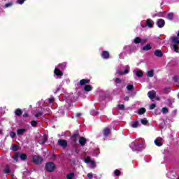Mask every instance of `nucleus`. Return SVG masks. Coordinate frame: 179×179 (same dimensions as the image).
<instances>
[{
	"label": "nucleus",
	"instance_id": "obj_1",
	"mask_svg": "<svg viewBox=\"0 0 179 179\" xmlns=\"http://www.w3.org/2000/svg\"><path fill=\"white\" fill-rule=\"evenodd\" d=\"M129 146L134 152H141V150L145 149V140H143V138L136 140L134 142H132Z\"/></svg>",
	"mask_w": 179,
	"mask_h": 179
},
{
	"label": "nucleus",
	"instance_id": "obj_2",
	"mask_svg": "<svg viewBox=\"0 0 179 179\" xmlns=\"http://www.w3.org/2000/svg\"><path fill=\"white\" fill-rule=\"evenodd\" d=\"M66 68V63H62L57 66V68L55 69L54 73L56 74L57 76H62L64 73L61 71H64Z\"/></svg>",
	"mask_w": 179,
	"mask_h": 179
},
{
	"label": "nucleus",
	"instance_id": "obj_3",
	"mask_svg": "<svg viewBox=\"0 0 179 179\" xmlns=\"http://www.w3.org/2000/svg\"><path fill=\"white\" fill-rule=\"evenodd\" d=\"M45 169L47 171H49V173H52V171L55 170V164L52 162H48L45 165Z\"/></svg>",
	"mask_w": 179,
	"mask_h": 179
},
{
	"label": "nucleus",
	"instance_id": "obj_4",
	"mask_svg": "<svg viewBox=\"0 0 179 179\" xmlns=\"http://www.w3.org/2000/svg\"><path fill=\"white\" fill-rule=\"evenodd\" d=\"M32 160L35 164H41L43 163V157H40V155H34Z\"/></svg>",
	"mask_w": 179,
	"mask_h": 179
},
{
	"label": "nucleus",
	"instance_id": "obj_5",
	"mask_svg": "<svg viewBox=\"0 0 179 179\" xmlns=\"http://www.w3.org/2000/svg\"><path fill=\"white\" fill-rule=\"evenodd\" d=\"M85 162L91 164L92 167H96V162L90 157H87L85 159Z\"/></svg>",
	"mask_w": 179,
	"mask_h": 179
},
{
	"label": "nucleus",
	"instance_id": "obj_6",
	"mask_svg": "<svg viewBox=\"0 0 179 179\" xmlns=\"http://www.w3.org/2000/svg\"><path fill=\"white\" fill-rule=\"evenodd\" d=\"M116 73H117L118 75H127L128 73H129V66H127L126 69L124 71H121L120 70H117Z\"/></svg>",
	"mask_w": 179,
	"mask_h": 179
},
{
	"label": "nucleus",
	"instance_id": "obj_7",
	"mask_svg": "<svg viewBox=\"0 0 179 179\" xmlns=\"http://www.w3.org/2000/svg\"><path fill=\"white\" fill-rule=\"evenodd\" d=\"M133 72L134 75L137 76V78H142V76H143V73L139 69H136Z\"/></svg>",
	"mask_w": 179,
	"mask_h": 179
},
{
	"label": "nucleus",
	"instance_id": "obj_8",
	"mask_svg": "<svg viewBox=\"0 0 179 179\" xmlns=\"http://www.w3.org/2000/svg\"><path fill=\"white\" fill-rule=\"evenodd\" d=\"M57 144L62 148H66L68 146V142L66 140L59 139L58 140Z\"/></svg>",
	"mask_w": 179,
	"mask_h": 179
},
{
	"label": "nucleus",
	"instance_id": "obj_9",
	"mask_svg": "<svg viewBox=\"0 0 179 179\" xmlns=\"http://www.w3.org/2000/svg\"><path fill=\"white\" fill-rule=\"evenodd\" d=\"M164 140L163 138L159 137L155 141V143L156 146H162L163 145Z\"/></svg>",
	"mask_w": 179,
	"mask_h": 179
},
{
	"label": "nucleus",
	"instance_id": "obj_10",
	"mask_svg": "<svg viewBox=\"0 0 179 179\" xmlns=\"http://www.w3.org/2000/svg\"><path fill=\"white\" fill-rule=\"evenodd\" d=\"M148 96L150 100H153L156 97V92L155 90L150 91L148 93Z\"/></svg>",
	"mask_w": 179,
	"mask_h": 179
},
{
	"label": "nucleus",
	"instance_id": "obj_11",
	"mask_svg": "<svg viewBox=\"0 0 179 179\" xmlns=\"http://www.w3.org/2000/svg\"><path fill=\"white\" fill-rule=\"evenodd\" d=\"M157 24L158 27L162 28V27H164L166 22H164V20L159 19L157 20Z\"/></svg>",
	"mask_w": 179,
	"mask_h": 179
},
{
	"label": "nucleus",
	"instance_id": "obj_12",
	"mask_svg": "<svg viewBox=\"0 0 179 179\" xmlns=\"http://www.w3.org/2000/svg\"><path fill=\"white\" fill-rule=\"evenodd\" d=\"M101 57L103 58V59H108L110 58V53L107 51H103Z\"/></svg>",
	"mask_w": 179,
	"mask_h": 179
},
{
	"label": "nucleus",
	"instance_id": "obj_13",
	"mask_svg": "<svg viewBox=\"0 0 179 179\" xmlns=\"http://www.w3.org/2000/svg\"><path fill=\"white\" fill-rule=\"evenodd\" d=\"M134 41L135 44H139V43H141V44H143L144 43H146V40L141 39V38L139 37H136Z\"/></svg>",
	"mask_w": 179,
	"mask_h": 179
},
{
	"label": "nucleus",
	"instance_id": "obj_14",
	"mask_svg": "<svg viewBox=\"0 0 179 179\" xmlns=\"http://www.w3.org/2000/svg\"><path fill=\"white\" fill-rule=\"evenodd\" d=\"M111 134V130L108 127L103 129V135L104 136H108Z\"/></svg>",
	"mask_w": 179,
	"mask_h": 179
},
{
	"label": "nucleus",
	"instance_id": "obj_15",
	"mask_svg": "<svg viewBox=\"0 0 179 179\" xmlns=\"http://www.w3.org/2000/svg\"><path fill=\"white\" fill-rule=\"evenodd\" d=\"M26 132V129H19L17 130V134L18 136H22Z\"/></svg>",
	"mask_w": 179,
	"mask_h": 179
},
{
	"label": "nucleus",
	"instance_id": "obj_16",
	"mask_svg": "<svg viewBox=\"0 0 179 179\" xmlns=\"http://www.w3.org/2000/svg\"><path fill=\"white\" fill-rule=\"evenodd\" d=\"M155 56V57H163V53L162 52V50H157L154 52Z\"/></svg>",
	"mask_w": 179,
	"mask_h": 179
},
{
	"label": "nucleus",
	"instance_id": "obj_17",
	"mask_svg": "<svg viewBox=\"0 0 179 179\" xmlns=\"http://www.w3.org/2000/svg\"><path fill=\"white\" fill-rule=\"evenodd\" d=\"M79 143L80 145H81V146H85V145H86V138H83V137H80L79 138Z\"/></svg>",
	"mask_w": 179,
	"mask_h": 179
},
{
	"label": "nucleus",
	"instance_id": "obj_18",
	"mask_svg": "<svg viewBox=\"0 0 179 179\" xmlns=\"http://www.w3.org/2000/svg\"><path fill=\"white\" fill-rule=\"evenodd\" d=\"M145 22H146V24L148 27H150V29H152V27H153V20L148 19Z\"/></svg>",
	"mask_w": 179,
	"mask_h": 179
},
{
	"label": "nucleus",
	"instance_id": "obj_19",
	"mask_svg": "<svg viewBox=\"0 0 179 179\" xmlns=\"http://www.w3.org/2000/svg\"><path fill=\"white\" fill-rule=\"evenodd\" d=\"M87 83H90V80L83 79L80 81V86L87 85Z\"/></svg>",
	"mask_w": 179,
	"mask_h": 179
},
{
	"label": "nucleus",
	"instance_id": "obj_20",
	"mask_svg": "<svg viewBox=\"0 0 179 179\" xmlns=\"http://www.w3.org/2000/svg\"><path fill=\"white\" fill-rule=\"evenodd\" d=\"M172 43H173L174 44H179V38L177 36H172L171 38Z\"/></svg>",
	"mask_w": 179,
	"mask_h": 179
},
{
	"label": "nucleus",
	"instance_id": "obj_21",
	"mask_svg": "<svg viewBox=\"0 0 179 179\" xmlns=\"http://www.w3.org/2000/svg\"><path fill=\"white\" fill-rule=\"evenodd\" d=\"M71 141H72L73 145H75V143H76V142L78 141V134H75L71 136Z\"/></svg>",
	"mask_w": 179,
	"mask_h": 179
},
{
	"label": "nucleus",
	"instance_id": "obj_22",
	"mask_svg": "<svg viewBox=\"0 0 179 179\" xmlns=\"http://www.w3.org/2000/svg\"><path fill=\"white\" fill-rule=\"evenodd\" d=\"M45 142H47V136L45 135L43 137H42L39 141V143L41 145H44V143H45Z\"/></svg>",
	"mask_w": 179,
	"mask_h": 179
},
{
	"label": "nucleus",
	"instance_id": "obj_23",
	"mask_svg": "<svg viewBox=\"0 0 179 179\" xmlns=\"http://www.w3.org/2000/svg\"><path fill=\"white\" fill-rule=\"evenodd\" d=\"M138 125H139V122L138 121H133L131 124V127L132 128H138Z\"/></svg>",
	"mask_w": 179,
	"mask_h": 179
},
{
	"label": "nucleus",
	"instance_id": "obj_24",
	"mask_svg": "<svg viewBox=\"0 0 179 179\" xmlns=\"http://www.w3.org/2000/svg\"><path fill=\"white\" fill-rule=\"evenodd\" d=\"M149 50H152V46H150V44H147L143 48V51H149Z\"/></svg>",
	"mask_w": 179,
	"mask_h": 179
},
{
	"label": "nucleus",
	"instance_id": "obj_25",
	"mask_svg": "<svg viewBox=\"0 0 179 179\" xmlns=\"http://www.w3.org/2000/svg\"><path fill=\"white\" fill-rule=\"evenodd\" d=\"M154 75L153 70H150L147 72V76H148V78H153Z\"/></svg>",
	"mask_w": 179,
	"mask_h": 179
},
{
	"label": "nucleus",
	"instance_id": "obj_26",
	"mask_svg": "<svg viewBox=\"0 0 179 179\" xmlns=\"http://www.w3.org/2000/svg\"><path fill=\"white\" fill-rule=\"evenodd\" d=\"M146 113V109L145 108H141L138 110V114L142 115V114H145Z\"/></svg>",
	"mask_w": 179,
	"mask_h": 179
},
{
	"label": "nucleus",
	"instance_id": "obj_27",
	"mask_svg": "<svg viewBox=\"0 0 179 179\" xmlns=\"http://www.w3.org/2000/svg\"><path fill=\"white\" fill-rule=\"evenodd\" d=\"M84 90H85V92H90V90H92V86L91 85H85L84 87Z\"/></svg>",
	"mask_w": 179,
	"mask_h": 179
},
{
	"label": "nucleus",
	"instance_id": "obj_28",
	"mask_svg": "<svg viewBox=\"0 0 179 179\" xmlns=\"http://www.w3.org/2000/svg\"><path fill=\"white\" fill-rule=\"evenodd\" d=\"M15 113V115H17V117L22 115V110L21 109H19V108L17 109Z\"/></svg>",
	"mask_w": 179,
	"mask_h": 179
},
{
	"label": "nucleus",
	"instance_id": "obj_29",
	"mask_svg": "<svg viewBox=\"0 0 179 179\" xmlns=\"http://www.w3.org/2000/svg\"><path fill=\"white\" fill-rule=\"evenodd\" d=\"M73 177H75V173H69L66 176L67 179H72V178H73Z\"/></svg>",
	"mask_w": 179,
	"mask_h": 179
},
{
	"label": "nucleus",
	"instance_id": "obj_30",
	"mask_svg": "<svg viewBox=\"0 0 179 179\" xmlns=\"http://www.w3.org/2000/svg\"><path fill=\"white\" fill-rule=\"evenodd\" d=\"M163 92L164 93H170L171 92V88H170V87H165Z\"/></svg>",
	"mask_w": 179,
	"mask_h": 179
},
{
	"label": "nucleus",
	"instance_id": "obj_31",
	"mask_svg": "<svg viewBox=\"0 0 179 179\" xmlns=\"http://www.w3.org/2000/svg\"><path fill=\"white\" fill-rule=\"evenodd\" d=\"M90 114H91V115H99V112L95 110H92L90 111Z\"/></svg>",
	"mask_w": 179,
	"mask_h": 179
},
{
	"label": "nucleus",
	"instance_id": "obj_32",
	"mask_svg": "<svg viewBox=\"0 0 179 179\" xmlns=\"http://www.w3.org/2000/svg\"><path fill=\"white\" fill-rule=\"evenodd\" d=\"M20 159H21V160H26V159H27V155H26L25 154H22L20 156Z\"/></svg>",
	"mask_w": 179,
	"mask_h": 179
},
{
	"label": "nucleus",
	"instance_id": "obj_33",
	"mask_svg": "<svg viewBox=\"0 0 179 179\" xmlns=\"http://www.w3.org/2000/svg\"><path fill=\"white\" fill-rule=\"evenodd\" d=\"M121 82H122V81L121 80L120 78H117L115 79V83L116 85H120V83H121Z\"/></svg>",
	"mask_w": 179,
	"mask_h": 179
},
{
	"label": "nucleus",
	"instance_id": "obj_34",
	"mask_svg": "<svg viewBox=\"0 0 179 179\" xmlns=\"http://www.w3.org/2000/svg\"><path fill=\"white\" fill-rule=\"evenodd\" d=\"M37 124H38V121H35V120H32L31 122V125L32 127H37Z\"/></svg>",
	"mask_w": 179,
	"mask_h": 179
},
{
	"label": "nucleus",
	"instance_id": "obj_35",
	"mask_svg": "<svg viewBox=\"0 0 179 179\" xmlns=\"http://www.w3.org/2000/svg\"><path fill=\"white\" fill-rule=\"evenodd\" d=\"M12 150H13V152H17V150H19V146L13 145L12 148Z\"/></svg>",
	"mask_w": 179,
	"mask_h": 179
},
{
	"label": "nucleus",
	"instance_id": "obj_36",
	"mask_svg": "<svg viewBox=\"0 0 179 179\" xmlns=\"http://www.w3.org/2000/svg\"><path fill=\"white\" fill-rule=\"evenodd\" d=\"M4 173L6 174H9V173H10V169H9L8 166H6V168L4 169Z\"/></svg>",
	"mask_w": 179,
	"mask_h": 179
},
{
	"label": "nucleus",
	"instance_id": "obj_37",
	"mask_svg": "<svg viewBox=\"0 0 179 179\" xmlns=\"http://www.w3.org/2000/svg\"><path fill=\"white\" fill-rule=\"evenodd\" d=\"M173 13H169V14H168V15H167V19L169 20H171L172 19H173Z\"/></svg>",
	"mask_w": 179,
	"mask_h": 179
},
{
	"label": "nucleus",
	"instance_id": "obj_38",
	"mask_svg": "<svg viewBox=\"0 0 179 179\" xmlns=\"http://www.w3.org/2000/svg\"><path fill=\"white\" fill-rule=\"evenodd\" d=\"M127 90L129 91L133 90H134V85H129L127 86Z\"/></svg>",
	"mask_w": 179,
	"mask_h": 179
},
{
	"label": "nucleus",
	"instance_id": "obj_39",
	"mask_svg": "<svg viewBox=\"0 0 179 179\" xmlns=\"http://www.w3.org/2000/svg\"><path fill=\"white\" fill-rule=\"evenodd\" d=\"M114 174H115V176H120V174H121V171H120V170H118V169H116L114 171Z\"/></svg>",
	"mask_w": 179,
	"mask_h": 179
},
{
	"label": "nucleus",
	"instance_id": "obj_40",
	"mask_svg": "<svg viewBox=\"0 0 179 179\" xmlns=\"http://www.w3.org/2000/svg\"><path fill=\"white\" fill-rule=\"evenodd\" d=\"M173 51H175V52H178V47L176 46V44H173Z\"/></svg>",
	"mask_w": 179,
	"mask_h": 179
},
{
	"label": "nucleus",
	"instance_id": "obj_41",
	"mask_svg": "<svg viewBox=\"0 0 179 179\" xmlns=\"http://www.w3.org/2000/svg\"><path fill=\"white\" fill-rule=\"evenodd\" d=\"M141 124H143V125H146V124H148V120L145 119H143L141 120Z\"/></svg>",
	"mask_w": 179,
	"mask_h": 179
},
{
	"label": "nucleus",
	"instance_id": "obj_42",
	"mask_svg": "<svg viewBox=\"0 0 179 179\" xmlns=\"http://www.w3.org/2000/svg\"><path fill=\"white\" fill-rule=\"evenodd\" d=\"M10 138H15L16 136V133L13 132V131H11L10 133Z\"/></svg>",
	"mask_w": 179,
	"mask_h": 179
},
{
	"label": "nucleus",
	"instance_id": "obj_43",
	"mask_svg": "<svg viewBox=\"0 0 179 179\" xmlns=\"http://www.w3.org/2000/svg\"><path fill=\"white\" fill-rule=\"evenodd\" d=\"M162 112L164 114H166V113H169V109L167 108H163Z\"/></svg>",
	"mask_w": 179,
	"mask_h": 179
},
{
	"label": "nucleus",
	"instance_id": "obj_44",
	"mask_svg": "<svg viewBox=\"0 0 179 179\" xmlns=\"http://www.w3.org/2000/svg\"><path fill=\"white\" fill-rule=\"evenodd\" d=\"M54 101H55L54 96H52V97L48 99V101H49L50 103H54Z\"/></svg>",
	"mask_w": 179,
	"mask_h": 179
},
{
	"label": "nucleus",
	"instance_id": "obj_45",
	"mask_svg": "<svg viewBox=\"0 0 179 179\" xmlns=\"http://www.w3.org/2000/svg\"><path fill=\"white\" fill-rule=\"evenodd\" d=\"M41 115H43V113L39 112L35 115V117H36V118H38L39 117H41Z\"/></svg>",
	"mask_w": 179,
	"mask_h": 179
},
{
	"label": "nucleus",
	"instance_id": "obj_46",
	"mask_svg": "<svg viewBox=\"0 0 179 179\" xmlns=\"http://www.w3.org/2000/svg\"><path fill=\"white\" fill-rule=\"evenodd\" d=\"M87 177L89 178V179H93V173H90L87 175Z\"/></svg>",
	"mask_w": 179,
	"mask_h": 179
},
{
	"label": "nucleus",
	"instance_id": "obj_47",
	"mask_svg": "<svg viewBox=\"0 0 179 179\" xmlns=\"http://www.w3.org/2000/svg\"><path fill=\"white\" fill-rule=\"evenodd\" d=\"M156 108V104L152 103L150 106V110H153Z\"/></svg>",
	"mask_w": 179,
	"mask_h": 179
},
{
	"label": "nucleus",
	"instance_id": "obj_48",
	"mask_svg": "<svg viewBox=\"0 0 179 179\" xmlns=\"http://www.w3.org/2000/svg\"><path fill=\"white\" fill-rule=\"evenodd\" d=\"M118 108H119V110H124L125 106L122 104L118 105Z\"/></svg>",
	"mask_w": 179,
	"mask_h": 179
},
{
	"label": "nucleus",
	"instance_id": "obj_49",
	"mask_svg": "<svg viewBox=\"0 0 179 179\" xmlns=\"http://www.w3.org/2000/svg\"><path fill=\"white\" fill-rule=\"evenodd\" d=\"M24 1L26 0H17V3H19L20 5H23V3H24Z\"/></svg>",
	"mask_w": 179,
	"mask_h": 179
},
{
	"label": "nucleus",
	"instance_id": "obj_50",
	"mask_svg": "<svg viewBox=\"0 0 179 179\" xmlns=\"http://www.w3.org/2000/svg\"><path fill=\"white\" fill-rule=\"evenodd\" d=\"M173 80L175 82H177L179 80V76H175L173 78Z\"/></svg>",
	"mask_w": 179,
	"mask_h": 179
},
{
	"label": "nucleus",
	"instance_id": "obj_51",
	"mask_svg": "<svg viewBox=\"0 0 179 179\" xmlns=\"http://www.w3.org/2000/svg\"><path fill=\"white\" fill-rule=\"evenodd\" d=\"M12 3H8L5 4L4 8H10V6H12Z\"/></svg>",
	"mask_w": 179,
	"mask_h": 179
},
{
	"label": "nucleus",
	"instance_id": "obj_52",
	"mask_svg": "<svg viewBox=\"0 0 179 179\" xmlns=\"http://www.w3.org/2000/svg\"><path fill=\"white\" fill-rule=\"evenodd\" d=\"M59 90H61V86H59V87L57 88L56 91L55 92V93H58V92H59Z\"/></svg>",
	"mask_w": 179,
	"mask_h": 179
},
{
	"label": "nucleus",
	"instance_id": "obj_53",
	"mask_svg": "<svg viewBox=\"0 0 179 179\" xmlns=\"http://www.w3.org/2000/svg\"><path fill=\"white\" fill-rule=\"evenodd\" d=\"M124 100H125V101H129V96H125Z\"/></svg>",
	"mask_w": 179,
	"mask_h": 179
},
{
	"label": "nucleus",
	"instance_id": "obj_54",
	"mask_svg": "<svg viewBox=\"0 0 179 179\" xmlns=\"http://www.w3.org/2000/svg\"><path fill=\"white\" fill-rule=\"evenodd\" d=\"M80 115H82L81 113H77L76 115L77 118H80Z\"/></svg>",
	"mask_w": 179,
	"mask_h": 179
},
{
	"label": "nucleus",
	"instance_id": "obj_55",
	"mask_svg": "<svg viewBox=\"0 0 179 179\" xmlns=\"http://www.w3.org/2000/svg\"><path fill=\"white\" fill-rule=\"evenodd\" d=\"M155 100H157V101L160 100V98L159 96H155Z\"/></svg>",
	"mask_w": 179,
	"mask_h": 179
},
{
	"label": "nucleus",
	"instance_id": "obj_56",
	"mask_svg": "<svg viewBox=\"0 0 179 179\" xmlns=\"http://www.w3.org/2000/svg\"><path fill=\"white\" fill-rule=\"evenodd\" d=\"M23 117H29V115H28L27 113H24V114L23 115Z\"/></svg>",
	"mask_w": 179,
	"mask_h": 179
},
{
	"label": "nucleus",
	"instance_id": "obj_57",
	"mask_svg": "<svg viewBox=\"0 0 179 179\" xmlns=\"http://www.w3.org/2000/svg\"><path fill=\"white\" fill-rule=\"evenodd\" d=\"M76 153H79V150L76 149Z\"/></svg>",
	"mask_w": 179,
	"mask_h": 179
},
{
	"label": "nucleus",
	"instance_id": "obj_58",
	"mask_svg": "<svg viewBox=\"0 0 179 179\" xmlns=\"http://www.w3.org/2000/svg\"><path fill=\"white\" fill-rule=\"evenodd\" d=\"M1 113L2 114H5V110L2 111Z\"/></svg>",
	"mask_w": 179,
	"mask_h": 179
},
{
	"label": "nucleus",
	"instance_id": "obj_59",
	"mask_svg": "<svg viewBox=\"0 0 179 179\" xmlns=\"http://www.w3.org/2000/svg\"><path fill=\"white\" fill-rule=\"evenodd\" d=\"M125 48H129V46H126Z\"/></svg>",
	"mask_w": 179,
	"mask_h": 179
},
{
	"label": "nucleus",
	"instance_id": "obj_60",
	"mask_svg": "<svg viewBox=\"0 0 179 179\" xmlns=\"http://www.w3.org/2000/svg\"><path fill=\"white\" fill-rule=\"evenodd\" d=\"M14 160H16V162L17 161V159L16 158H14Z\"/></svg>",
	"mask_w": 179,
	"mask_h": 179
},
{
	"label": "nucleus",
	"instance_id": "obj_61",
	"mask_svg": "<svg viewBox=\"0 0 179 179\" xmlns=\"http://www.w3.org/2000/svg\"><path fill=\"white\" fill-rule=\"evenodd\" d=\"M0 134H2V131L0 130Z\"/></svg>",
	"mask_w": 179,
	"mask_h": 179
},
{
	"label": "nucleus",
	"instance_id": "obj_62",
	"mask_svg": "<svg viewBox=\"0 0 179 179\" xmlns=\"http://www.w3.org/2000/svg\"><path fill=\"white\" fill-rule=\"evenodd\" d=\"M178 99H179V93H178Z\"/></svg>",
	"mask_w": 179,
	"mask_h": 179
},
{
	"label": "nucleus",
	"instance_id": "obj_63",
	"mask_svg": "<svg viewBox=\"0 0 179 179\" xmlns=\"http://www.w3.org/2000/svg\"><path fill=\"white\" fill-rule=\"evenodd\" d=\"M1 110H2V108L0 109V111H1Z\"/></svg>",
	"mask_w": 179,
	"mask_h": 179
}]
</instances>
